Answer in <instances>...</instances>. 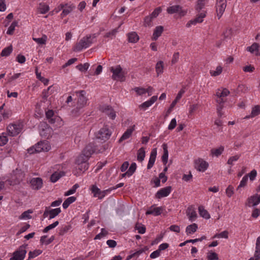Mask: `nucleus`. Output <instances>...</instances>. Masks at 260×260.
Returning <instances> with one entry per match:
<instances>
[{
  "label": "nucleus",
  "instance_id": "15",
  "mask_svg": "<svg viewBox=\"0 0 260 260\" xmlns=\"http://www.w3.org/2000/svg\"><path fill=\"white\" fill-rule=\"evenodd\" d=\"M167 11L169 14L178 13L181 16H184L186 13V11L182 10V7L179 5L170 7L168 8Z\"/></svg>",
  "mask_w": 260,
  "mask_h": 260
},
{
  "label": "nucleus",
  "instance_id": "48",
  "mask_svg": "<svg viewBox=\"0 0 260 260\" xmlns=\"http://www.w3.org/2000/svg\"><path fill=\"white\" fill-rule=\"evenodd\" d=\"M32 211L31 210H28L26 211H24L22 213V214L19 217V219H31L32 218L31 216L30 215V213H32Z\"/></svg>",
  "mask_w": 260,
  "mask_h": 260
},
{
  "label": "nucleus",
  "instance_id": "28",
  "mask_svg": "<svg viewBox=\"0 0 260 260\" xmlns=\"http://www.w3.org/2000/svg\"><path fill=\"white\" fill-rule=\"evenodd\" d=\"M81 157L82 158L81 162L79 166L78 169L81 171L84 172L88 168V164L86 162L87 159L83 158V156H81Z\"/></svg>",
  "mask_w": 260,
  "mask_h": 260
},
{
  "label": "nucleus",
  "instance_id": "33",
  "mask_svg": "<svg viewBox=\"0 0 260 260\" xmlns=\"http://www.w3.org/2000/svg\"><path fill=\"white\" fill-rule=\"evenodd\" d=\"M248 181V175H245L241 181L240 184L238 186L237 188V190L240 193L241 192V188L242 187H245Z\"/></svg>",
  "mask_w": 260,
  "mask_h": 260
},
{
  "label": "nucleus",
  "instance_id": "45",
  "mask_svg": "<svg viewBox=\"0 0 260 260\" xmlns=\"http://www.w3.org/2000/svg\"><path fill=\"white\" fill-rule=\"evenodd\" d=\"M135 229L138 231L139 233L141 234H144L146 231V228L145 226L138 222L136 224Z\"/></svg>",
  "mask_w": 260,
  "mask_h": 260
},
{
  "label": "nucleus",
  "instance_id": "21",
  "mask_svg": "<svg viewBox=\"0 0 260 260\" xmlns=\"http://www.w3.org/2000/svg\"><path fill=\"white\" fill-rule=\"evenodd\" d=\"M135 125L127 129V130L124 133L122 136L119 140V143H121L122 141L128 139L132 135L133 131L135 129Z\"/></svg>",
  "mask_w": 260,
  "mask_h": 260
},
{
  "label": "nucleus",
  "instance_id": "52",
  "mask_svg": "<svg viewBox=\"0 0 260 260\" xmlns=\"http://www.w3.org/2000/svg\"><path fill=\"white\" fill-rule=\"evenodd\" d=\"M258 44L254 43L251 46L247 47V50L251 53H253L254 51L258 50Z\"/></svg>",
  "mask_w": 260,
  "mask_h": 260
},
{
  "label": "nucleus",
  "instance_id": "62",
  "mask_svg": "<svg viewBox=\"0 0 260 260\" xmlns=\"http://www.w3.org/2000/svg\"><path fill=\"white\" fill-rule=\"evenodd\" d=\"M248 175V177H249V179L251 181H253L255 178L256 175H257V172L255 170H252L250 173H249Z\"/></svg>",
  "mask_w": 260,
  "mask_h": 260
},
{
  "label": "nucleus",
  "instance_id": "34",
  "mask_svg": "<svg viewBox=\"0 0 260 260\" xmlns=\"http://www.w3.org/2000/svg\"><path fill=\"white\" fill-rule=\"evenodd\" d=\"M76 200V198L75 197H71L67 198L63 202L62 207L64 209H67L69 205L75 202Z\"/></svg>",
  "mask_w": 260,
  "mask_h": 260
},
{
  "label": "nucleus",
  "instance_id": "30",
  "mask_svg": "<svg viewBox=\"0 0 260 260\" xmlns=\"http://www.w3.org/2000/svg\"><path fill=\"white\" fill-rule=\"evenodd\" d=\"M75 8V6L73 5H68L67 6H66L65 8L63 9L62 12L61 14V16L62 17L67 15L69 14L71 11H73L74 9Z\"/></svg>",
  "mask_w": 260,
  "mask_h": 260
},
{
  "label": "nucleus",
  "instance_id": "53",
  "mask_svg": "<svg viewBox=\"0 0 260 260\" xmlns=\"http://www.w3.org/2000/svg\"><path fill=\"white\" fill-rule=\"evenodd\" d=\"M256 250L255 251V256H257V255L260 254V236L257 238L256 242Z\"/></svg>",
  "mask_w": 260,
  "mask_h": 260
},
{
  "label": "nucleus",
  "instance_id": "60",
  "mask_svg": "<svg viewBox=\"0 0 260 260\" xmlns=\"http://www.w3.org/2000/svg\"><path fill=\"white\" fill-rule=\"evenodd\" d=\"M8 141V139L6 136H0V146L5 145Z\"/></svg>",
  "mask_w": 260,
  "mask_h": 260
},
{
  "label": "nucleus",
  "instance_id": "9",
  "mask_svg": "<svg viewBox=\"0 0 260 260\" xmlns=\"http://www.w3.org/2000/svg\"><path fill=\"white\" fill-rule=\"evenodd\" d=\"M96 152V148L93 143H89L84 149L82 151V155L85 157V159H88L90 156L94 152Z\"/></svg>",
  "mask_w": 260,
  "mask_h": 260
},
{
  "label": "nucleus",
  "instance_id": "26",
  "mask_svg": "<svg viewBox=\"0 0 260 260\" xmlns=\"http://www.w3.org/2000/svg\"><path fill=\"white\" fill-rule=\"evenodd\" d=\"M128 42L135 43L139 40V37L136 32H132L127 34Z\"/></svg>",
  "mask_w": 260,
  "mask_h": 260
},
{
  "label": "nucleus",
  "instance_id": "32",
  "mask_svg": "<svg viewBox=\"0 0 260 260\" xmlns=\"http://www.w3.org/2000/svg\"><path fill=\"white\" fill-rule=\"evenodd\" d=\"M249 90L248 87H246L245 85L240 84L239 85L236 89L235 90V92L236 94H240L241 93H245Z\"/></svg>",
  "mask_w": 260,
  "mask_h": 260
},
{
  "label": "nucleus",
  "instance_id": "6",
  "mask_svg": "<svg viewBox=\"0 0 260 260\" xmlns=\"http://www.w3.org/2000/svg\"><path fill=\"white\" fill-rule=\"evenodd\" d=\"M40 128V134L42 137L45 139H48L51 136L52 129L46 122H41Z\"/></svg>",
  "mask_w": 260,
  "mask_h": 260
},
{
  "label": "nucleus",
  "instance_id": "38",
  "mask_svg": "<svg viewBox=\"0 0 260 260\" xmlns=\"http://www.w3.org/2000/svg\"><path fill=\"white\" fill-rule=\"evenodd\" d=\"M259 114H260V106L257 105L252 108L250 115L246 118L253 117Z\"/></svg>",
  "mask_w": 260,
  "mask_h": 260
},
{
  "label": "nucleus",
  "instance_id": "41",
  "mask_svg": "<svg viewBox=\"0 0 260 260\" xmlns=\"http://www.w3.org/2000/svg\"><path fill=\"white\" fill-rule=\"evenodd\" d=\"M72 229V226L71 224L65 225L64 226L61 227L59 232V235L62 236L66 233H67L68 231H69Z\"/></svg>",
  "mask_w": 260,
  "mask_h": 260
},
{
  "label": "nucleus",
  "instance_id": "19",
  "mask_svg": "<svg viewBox=\"0 0 260 260\" xmlns=\"http://www.w3.org/2000/svg\"><path fill=\"white\" fill-rule=\"evenodd\" d=\"M157 149L155 148H153L151 152L149 160L147 165L148 169H150L153 167L155 161Z\"/></svg>",
  "mask_w": 260,
  "mask_h": 260
},
{
  "label": "nucleus",
  "instance_id": "43",
  "mask_svg": "<svg viewBox=\"0 0 260 260\" xmlns=\"http://www.w3.org/2000/svg\"><path fill=\"white\" fill-rule=\"evenodd\" d=\"M205 4L197 0L195 6V10L197 13H201L204 8Z\"/></svg>",
  "mask_w": 260,
  "mask_h": 260
},
{
  "label": "nucleus",
  "instance_id": "59",
  "mask_svg": "<svg viewBox=\"0 0 260 260\" xmlns=\"http://www.w3.org/2000/svg\"><path fill=\"white\" fill-rule=\"evenodd\" d=\"M208 260H217L218 255L215 252H211L207 256Z\"/></svg>",
  "mask_w": 260,
  "mask_h": 260
},
{
  "label": "nucleus",
  "instance_id": "51",
  "mask_svg": "<svg viewBox=\"0 0 260 260\" xmlns=\"http://www.w3.org/2000/svg\"><path fill=\"white\" fill-rule=\"evenodd\" d=\"M79 187L78 184H75L71 189H69L68 191L65 192L64 196H68L71 194L74 193L76 192V189Z\"/></svg>",
  "mask_w": 260,
  "mask_h": 260
},
{
  "label": "nucleus",
  "instance_id": "10",
  "mask_svg": "<svg viewBox=\"0 0 260 260\" xmlns=\"http://www.w3.org/2000/svg\"><path fill=\"white\" fill-rule=\"evenodd\" d=\"M206 16V11L203 10L201 13H198L196 17L190 20L187 24L186 26L189 27L191 25H195L198 23H201L203 21V19Z\"/></svg>",
  "mask_w": 260,
  "mask_h": 260
},
{
  "label": "nucleus",
  "instance_id": "17",
  "mask_svg": "<svg viewBox=\"0 0 260 260\" xmlns=\"http://www.w3.org/2000/svg\"><path fill=\"white\" fill-rule=\"evenodd\" d=\"M30 184L33 189L38 190L42 186L43 180L41 178H33L30 181Z\"/></svg>",
  "mask_w": 260,
  "mask_h": 260
},
{
  "label": "nucleus",
  "instance_id": "39",
  "mask_svg": "<svg viewBox=\"0 0 260 260\" xmlns=\"http://www.w3.org/2000/svg\"><path fill=\"white\" fill-rule=\"evenodd\" d=\"M164 69V62L162 61H159L157 62L155 66V70L157 73V76L159 75V74H161L163 72Z\"/></svg>",
  "mask_w": 260,
  "mask_h": 260
},
{
  "label": "nucleus",
  "instance_id": "13",
  "mask_svg": "<svg viewBox=\"0 0 260 260\" xmlns=\"http://www.w3.org/2000/svg\"><path fill=\"white\" fill-rule=\"evenodd\" d=\"M195 168L200 172H204L208 167V164L202 159L199 158L194 161Z\"/></svg>",
  "mask_w": 260,
  "mask_h": 260
},
{
  "label": "nucleus",
  "instance_id": "50",
  "mask_svg": "<svg viewBox=\"0 0 260 260\" xmlns=\"http://www.w3.org/2000/svg\"><path fill=\"white\" fill-rule=\"evenodd\" d=\"M153 19L154 18L152 17L150 15L145 17L144 19V25L145 26H151V22Z\"/></svg>",
  "mask_w": 260,
  "mask_h": 260
},
{
  "label": "nucleus",
  "instance_id": "22",
  "mask_svg": "<svg viewBox=\"0 0 260 260\" xmlns=\"http://www.w3.org/2000/svg\"><path fill=\"white\" fill-rule=\"evenodd\" d=\"M186 214L188 216L189 220L192 221L197 217V214L194 208L192 206L188 207L186 210Z\"/></svg>",
  "mask_w": 260,
  "mask_h": 260
},
{
  "label": "nucleus",
  "instance_id": "2",
  "mask_svg": "<svg viewBox=\"0 0 260 260\" xmlns=\"http://www.w3.org/2000/svg\"><path fill=\"white\" fill-rule=\"evenodd\" d=\"M110 71L113 73L112 78L114 80H118L123 82L125 80V73L122 70L120 65L117 66L115 68H110Z\"/></svg>",
  "mask_w": 260,
  "mask_h": 260
},
{
  "label": "nucleus",
  "instance_id": "35",
  "mask_svg": "<svg viewBox=\"0 0 260 260\" xmlns=\"http://www.w3.org/2000/svg\"><path fill=\"white\" fill-rule=\"evenodd\" d=\"M48 212L50 213L49 219H51L57 216L61 212V209L60 208H57L49 210V211H48Z\"/></svg>",
  "mask_w": 260,
  "mask_h": 260
},
{
  "label": "nucleus",
  "instance_id": "63",
  "mask_svg": "<svg viewBox=\"0 0 260 260\" xmlns=\"http://www.w3.org/2000/svg\"><path fill=\"white\" fill-rule=\"evenodd\" d=\"M91 191L93 193V196L94 197H97L99 193L100 189L96 185H92L91 188Z\"/></svg>",
  "mask_w": 260,
  "mask_h": 260
},
{
  "label": "nucleus",
  "instance_id": "12",
  "mask_svg": "<svg viewBox=\"0 0 260 260\" xmlns=\"http://www.w3.org/2000/svg\"><path fill=\"white\" fill-rule=\"evenodd\" d=\"M226 6V0H217L216 12L218 19L221 17Z\"/></svg>",
  "mask_w": 260,
  "mask_h": 260
},
{
  "label": "nucleus",
  "instance_id": "61",
  "mask_svg": "<svg viewBox=\"0 0 260 260\" xmlns=\"http://www.w3.org/2000/svg\"><path fill=\"white\" fill-rule=\"evenodd\" d=\"M226 193L229 197H231L234 194V187L229 185L226 189Z\"/></svg>",
  "mask_w": 260,
  "mask_h": 260
},
{
  "label": "nucleus",
  "instance_id": "29",
  "mask_svg": "<svg viewBox=\"0 0 260 260\" xmlns=\"http://www.w3.org/2000/svg\"><path fill=\"white\" fill-rule=\"evenodd\" d=\"M199 212L200 215L205 219H209L210 218V214L208 211L205 210L202 206L199 207Z\"/></svg>",
  "mask_w": 260,
  "mask_h": 260
},
{
  "label": "nucleus",
  "instance_id": "64",
  "mask_svg": "<svg viewBox=\"0 0 260 260\" xmlns=\"http://www.w3.org/2000/svg\"><path fill=\"white\" fill-rule=\"evenodd\" d=\"M91 191L93 193V196L94 197H97L99 193L100 189L96 185H92L91 188Z\"/></svg>",
  "mask_w": 260,
  "mask_h": 260
},
{
  "label": "nucleus",
  "instance_id": "16",
  "mask_svg": "<svg viewBox=\"0 0 260 260\" xmlns=\"http://www.w3.org/2000/svg\"><path fill=\"white\" fill-rule=\"evenodd\" d=\"M259 203L260 194L258 195L257 194H255L248 199L246 205L248 206L249 207L255 206L258 205Z\"/></svg>",
  "mask_w": 260,
  "mask_h": 260
},
{
  "label": "nucleus",
  "instance_id": "14",
  "mask_svg": "<svg viewBox=\"0 0 260 260\" xmlns=\"http://www.w3.org/2000/svg\"><path fill=\"white\" fill-rule=\"evenodd\" d=\"M172 187L169 186L160 189L155 194V198L160 199L163 197H167L171 192Z\"/></svg>",
  "mask_w": 260,
  "mask_h": 260
},
{
  "label": "nucleus",
  "instance_id": "37",
  "mask_svg": "<svg viewBox=\"0 0 260 260\" xmlns=\"http://www.w3.org/2000/svg\"><path fill=\"white\" fill-rule=\"evenodd\" d=\"M224 150V147L221 146L219 148L217 149H212L211 150V153L212 155H215L217 157L221 154Z\"/></svg>",
  "mask_w": 260,
  "mask_h": 260
},
{
  "label": "nucleus",
  "instance_id": "24",
  "mask_svg": "<svg viewBox=\"0 0 260 260\" xmlns=\"http://www.w3.org/2000/svg\"><path fill=\"white\" fill-rule=\"evenodd\" d=\"M164 30V27L162 26H156L154 30L152 37V40H156L158 38L161 36Z\"/></svg>",
  "mask_w": 260,
  "mask_h": 260
},
{
  "label": "nucleus",
  "instance_id": "47",
  "mask_svg": "<svg viewBox=\"0 0 260 260\" xmlns=\"http://www.w3.org/2000/svg\"><path fill=\"white\" fill-rule=\"evenodd\" d=\"M89 66L88 63H85L83 64L80 63L76 66V68L81 72H84L88 70Z\"/></svg>",
  "mask_w": 260,
  "mask_h": 260
},
{
  "label": "nucleus",
  "instance_id": "44",
  "mask_svg": "<svg viewBox=\"0 0 260 260\" xmlns=\"http://www.w3.org/2000/svg\"><path fill=\"white\" fill-rule=\"evenodd\" d=\"M18 25V22L16 21H13L11 25L8 29L7 31V34L10 35H12L13 34L14 31L15 30V27Z\"/></svg>",
  "mask_w": 260,
  "mask_h": 260
},
{
  "label": "nucleus",
  "instance_id": "8",
  "mask_svg": "<svg viewBox=\"0 0 260 260\" xmlns=\"http://www.w3.org/2000/svg\"><path fill=\"white\" fill-rule=\"evenodd\" d=\"M25 174L23 172L18 169L13 171L12 174V179L14 181V184L19 183L24 178Z\"/></svg>",
  "mask_w": 260,
  "mask_h": 260
},
{
  "label": "nucleus",
  "instance_id": "55",
  "mask_svg": "<svg viewBox=\"0 0 260 260\" xmlns=\"http://www.w3.org/2000/svg\"><path fill=\"white\" fill-rule=\"evenodd\" d=\"M228 232L226 231H224L219 234H216L213 238H224L227 239L228 238Z\"/></svg>",
  "mask_w": 260,
  "mask_h": 260
},
{
  "label": "nucleus",
  "instance_id": "40",
  "mask_svg": "<svg viewBox=\"0 0 260 260\" xmlns=\"http://www.w3.org/2000/svg\"><path fill=\"white\" fill-rule=\"evenodd\" d=\"M47 37L45 35H43L42 38H32V40L38 44H45L47 41Z\"/></svg>",
  "mask_w": 260,
  "mask_h": 260
},
{
  "label": "nucleus",
  "instance_id": "36",
  "mask_svg": "<svg viewBox=\"0 0 260 260\" xmlns=\"http://www.w3.org/2000/svg\"><path fill=\"white\" fill-rule=\"evenodd\" d=\"M13 50V47L12 45H10L5 48H4L1 53V55L2 56H9L12 52Z\"/></svg>",
  "mask_w": 260,
  "mask_h": 260
},
{
  "label": "nucleus",
  "instance_id": "42",
  "mask_svg": "<svg viewBox=\"0 0 260 260\" xmlns=\"http://www.w3.org/2000/svg\"><path fill=\"white\" fill-rule=\"evenodd\" d=\"M39 9L41 14H45L49 10V7L44 3H40Z\"/></svg>",
  "mask_w": 260,
  "mask_h": 260
},
{
  "label": "nucleus",
  "instance_id": "18",
  "mask_svg": "<svg viewBox=\"0 0 260 260\" xmlns=\"http://www.w3.org/2000/svg\"><path fill=\"white\" fill-rule=\"evenodd\" d=\"M163 210L162 207H154L152 206L146 212V215L153 214L154 216L159 215Z\"/></svg>",
  "mask_w": 260,
  "mask_h": 260
},
{
  "label": "nucleus",
  "instance_id": "46",
  "mask_svg": "<svg viewBox=\"0 0 260 260\" xmlns=\"http://www.w3.org/2000/svg\"><path fill=\"white\" fill-rule=\"evenodd\" d=\"M42 253V251L41 250H39V249L35 250L33 251H30L28 253V258L29 259L33 258L36 257L37 256L40 255Z\"/></svg>",
  "mask_w": 260,
  "mask_h": 260
},
{
  "label": "nucleus",
  "instance_id": "54",
  "mask_svg": "<svg viewBox=\"0 0 260 260\" xmlns=\"http://www.w3.org/2000/svg\"><path fill=\"white\" fill-rule=\"evenodd\" d=\"M136 164L135 162H133L127 171V174H129L132 176L136 171Z\"/></svg>",
  "mask_w": 260,
  "mask_h": 260
},
{
  "label": "nucleus",
  "instance_id": "11",
  "mask_svg": "<svg viewBox=\"0 0 260 260\" xmlns=\"http://www.w3.org/2000/svg\"><path fill=\"white\" fill-rule=\"evenodd\" d=\"M100 110L105 113L112 119L116 117V113L112 107L109 105H103L100 107Z\"/></svg>",
  "mask_w": 260,
  "mask_h": 260
},
{
  "label": "nucleus",
  "instance_id": "5",
  "mask_svg": "<svg viewBox=\"0 0 260 260\" xmlns=\"http://www.w3.org/2000/svg\"><path fill=\"white\" fill-rule=\"evenodd\" d=\"M27 246V244L20 246L17 250L13 252V256L10 258V260H23L26 253L25 248Z\"/></svg>",
  "mask_w": 260,
  "mask_h": 260
},
{
  "label": "nucleus",
  "instance_id": "56",
  "mask_svg": "<svg viewBox=\"0 0 260 260\" xmlns=\"http://www.w3.org/2000/svg\"><path fill=\"white\" fill-rule=\"evenodd\" d=\"M111 190H112V188H110V189H108L104 190H103V191H101L100 190V191L99 192V194H98L97 197L99 198V199H102L103 198L105 197V196H106L107 193L108 192H109Z\"/></svg>",
  "mask_w": 260,
  "mask_h": 260
},
{
  "label": "nucleus",
  "instance_id": "20",
  "mask_svg": "<svg viewBox=\"0 0 260 260\" xmlns=\"http://www.w3.org/2000/svg\"><path fill=\"white\" fill-rule=\"evenodd\" d=\"M50 149V147L45 142H40L36 145L35 151L37 152H40L42 151H48Z\"/></svg>",
  "mask_w": 260,
  "mask_h": 260
},
{
  "label": "nucleus",
  "instance_id": "1",
  "mask_svg": "<svg viewBox=\"0 0 260 260\" xmlns=\"http://www.w3.org/2000/svg\"><path fill=\"white\" fill-rule=\"evenodd\" d=\"M95 38V34H93L92 35H87L86 37H83L74 47V51H80L82 50L83 48H86L88 47L93 43L92 39Z\"/></svg>",
  "mask_w": 260,
  "mask_h": 260
},
{
  "label": "nucleus",
  "instance_id": "25",
  "mask_svg": "<svg viewBox=\"0 0 260 260\" xmlns=\"http://www.w3.org/2000/svg\"><path fill=\"white\" fill-rule=\"evenodd\" d=\"M65 173L63 171L59 172H55L52 174L50 177V180L52 182H56L60 177L64 176Z\"/></svg>",
  "mask_w": 260,
  "mask_h": 260
},
{
  "label": "nucleus",
  "instance_id": "3",
  "mask_svg": "<svg viewBox=\"0 0 260 260\" xmlns=\"http://www.w3.org/2000/svg\"><path fill=\"white\" fill-rule=\"evenodd\" d=\"M23 128V124L21 122L10 124L7 128L8 135L14 137L18 135Z\"/></svg>",
  "mask_w": 260,
  "mask_h": 260
},
{
  "label": "nucleus",
  "instance_id": "57",
  "mask_svg": "<svg viewBox=\"0 0 260 260\" xmlns=\"http://www.w3.org/2000/svg\"><path fill=\"white\" fill-rule=\"evenodd\" d=\"M177 102H176V100H174L172 104H171L169 108L167 110L166 114L165 115V117L168 116V115L171 113L172 112L173 109L175 106L176 104H177Z\"/></svg>",
  "mask_w": 260,
  "mask_h": 260
},
{
  "label": "nucleus",
  "instance_id": "58",
  "mask_svg": "<svg viewBox=\"0 0 260 260\" xmlns=\"http://www.w3.org/2000/svg\"><path fill=\"white\" fill-rule=\"evenodd\" d=\"M161 8L157 7L152 12V13L150 15L153 18H155L158 15V14L161 12Z\"/></svg>",
  "mask_w": 260,
  "mask_h": 260
},
{
  "label": "nucleus",
  "instance_id": "31",
  "mask_svg": "<svg viewBox=\"0 0 260 260\" xmlns=\"http://www.w3.org/2000/svg\"><path fill=\"white\" fill-rule=\"evenodd\" d=\"M145 156V151L143 147L139 149L137 152V159L138 161L142 162Z\"/></svg>",
  "mask_w": 260,
  "mask_h": 260
},
{
  "label": "nucleus",
  "instance_id": "27",
  "mask_svg": "<svg viewBox=\"0 0 260 260\" xmlns=\"http://www.w3.org/2000/svg\"><path fill=\"white\" fill-rule=\"evenodd\" d=\"M198 228V225L196 223H192L188 225L186 228L185 232L187 235L192 234L195 233Z\"/></svg>",
  "mask_w": 260,
  "mask_h": 260
},
{
  "label": "nucleus",
  "instance_id": "4",
  "mask_svg": "<svg viewBox=\"0 0 260 260\" xmlns=\"http://www.w3.org/2000/svg\"><path fill=\"white\" fill-rule=\"evenodd\" d=\"M111 134L112 132L109 130L107 125H106L95 133V137L97 139L106 141L109 139Z\"/></svg>",
  "mask_w": 260,
  "mask_h": 260
},
{
  "label": "nucleus",
  "instance_id": "23",
  "mask_svg": "<svg viewBox=\"0 0 260 260\" xmlns=\"http://www.w3.org/2000/svg\"><path fill=\"white\" fill-rule=\"evenodd\" d=\"M162 146L164 150V153L161 157V160L163 162V164L164 165H166L168 162V146L166 143H164Z\"/></svg>",
  "mask_w": 260,
  "mask_h": 260
},
{
  "label": "nucleus",
  "instance_id": "49",
  "mask_svg": "<svg viewBox=\"0 0 260 260\" xmlns=\"http://www.w3.org/2000/svg\"><path fill=\"white\" fill-rule=\"evenodd\" d=\"M222 71V68L219 66L217 67L216 71H210V73L212 76H217L219 75Z\"/></svg>",
  "mask_w": 260,
  "mask_h": 260
},
{
  "label": "nucleus",
  "instance_id": "7",
  "mask_svg": "<svg viewBox=\"0 0 260 260\" xmlns=\"http://www.w3.org/2000/svg\"><path fill=\"white\" fill-rule=\"evenodd\" d=\"M77 94L79 93V95L78 97L77 106L78 108H83L86 105L87 98L85 96L86 91L85 90H79L76 91Z\"/></svg>",
  "mask_w": 260,
  "mask_h": 260
}]
</instances>
